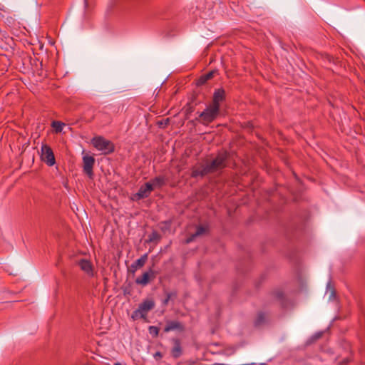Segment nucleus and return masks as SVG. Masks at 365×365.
<instances>
[{"mask_svg": "<svg viewBox=\"0 0 365 365\" xmlns=\"http://www.w3.org/2000/svg\"><path fill=\"white\" fill-rule=\"evenodd\" d=\"M91 144L98 151L104 155L112 153L115 150L114 144L104 137L98 135L91 139Z\"/></svg>", "mask_w": 365, "mask_h": 365, "instance_id": "1", "label": "nucleus"}, {"mask_svg": "<svg viewBox=\"0 0 365 365\" xmlns=\"http://www.w3.org/2000/svg\"><path fill=\"white\" fill-rule=\"evenodd\" d=\"M155 305V302L152 299L143 300V302L139 304L138 308L133 312L131 316L132 319L133 320L140 318L146 319L148 312L154 309Z\"/></svg>", "mask_w": 365, "mask_h": 365, "instance_id": "2", "label": "nucleus"}, {"mask_svg": "<svg viewBox=\"0 0 365 365\" xmlns=\"http://www.w3.org/2000/svg\"><path fill=\"white\" fill-rule=\"evenodd\" d=\"M229 153L227 151L219 152L215 158L211 162H207L210 173H215L226 167V162L228 159Z\"/></svg>", "mask_w": 365, "mask_h": 365, "instance_id": "3", "label": "nucleus"}, {"mask_svg": "<svg viewBox=\"0 0 365 365\" xmlns=\"http://www.w3.org/2000/svg\"><path fill=\"white\" fill-rule=\"evenodd\" d=\"M220 110L216 107L209 105L204 111H202L199 117L200 121L204 125H208L213 122L218 116Z\"/></svg>", "mask_w": 365, "mask_h": 365, "instance_id": "4", "label": "nucleus"}, {"mask_svg": "<svg viewBox=\"0 0 365 365\" xmlns=\"http://www.w3.org/2000/svg\"><path fill=\"white\" fill-rule=\"evenodd\" d=\"M41 160L48 166H52L56 163L53 152L48 145H43L41 149Z\"/></svg>", "mask_w": 365, "mask_h": 365, "instance_id": "5", "label": "nucleus"}, {"mask_svg": "<svg viewBox=\"0 0 365 365\" xmlns=\"http://www.w3.org/2000/svg\"><path fill=\"white\" fill-rule=\"evenodd\" d=\"M211 173L210 170L209 169L207 162L205 163H198L195 164L192 168L191 177L192 178H197V177H204L205 175Z\"/></svg>", "mask_w": 365, "mask_h": 365, "instance_id": "6", "label": "nucleus"}, {"mask_svg": "<svg viewBox=\"0 0 365 365\" xmlns=\"http://www.w3.org/2000/svg\"><path fill=\"white\" fill-rule=\"evenodd\" d=\"M83 172L90 178H93V166L95 164V158L87 154L83 156Z\"/></svg>", "mask_w": 365, "mask_h": 365, "instance_id": "7", "label": "nucleus"}, {"mask_svg": "<svg viewBox=\"0 0 365 365\" xmlns=\"http://www.w3.org/2000/svg\"><path fill=\"white\" fill-rule=\"evenodd\" d=\"M185 326L182 323L176 320H168L166 322V325L164 328L165 332H170L171 331H178L183 332L185 331Z\"/></svg>", "mask_w": 365, "mask_h": 365, "instance_id": "8", "label": "nucleus"}, {"mask_svg": "<svg viewBox=\"0 0 365 365\" xmlns=\"http://www.w3.org/2000/svg\"><path fill=\"white\" fill-rule=\"evenodd\" d=\"M153 190V187H152L151 182H148L139 188L135 195L138 199H143L148 197Z\"/></svg>", "mask_w": 365, "mask_h": 365, "instance_id": "9", "label": "nucleus"}, {"mask_svg": "<svg viewBox=\"0 0 365 365\" xmlns=\"http://www.w3.org/2000/svg\"><path fill=\"white\" fill-rule=\"evenodd\" d=\"M225 98V92L223 89H217L215 91L212 98V102L210 104L213 107H216L220 110V103L224 101Z\"/></svg>", "mask_w": 365, "mask_h": 365, "instance_id": "10", "label": "nucleus"}, {"mask_svg": "<svg viewBox=\"0 0 365 365\" xmlns=\"http://www.w3.org/2000/svg\"><path fill=\"white\" fill-rule=\"evenodd\" d=\"M155 277L154 272L150 269L149 272H145L141 277H138L135 279V283L143 286L147 285L150 279H154Z\"/></svg>", "mask_w": 365, "mask_h": 365, "instance_id": "11", "label": "nucleus"}, {"mask_svg": "<svg viewBox=\"0 0 365 365\" xmlns=\"http://www.w3.org/2000/svg\"><path fill=\"white\" fill-rule=\"evenodd\" d=\"M78 265L80 268L88 276L93 277L94 275L93 267L89 260L81 259L78 262Z\"/></svg>", "mask_w": 365, "mask_h": 365, "instance_id": "12", "label": "nucleus"}, {"mask_svg": "<svg viewBox=\"0 0 365 365\" xmlns=\"http://www.w3.org/2000/svg\"><path fill=\"white\" fill-rule=\"evenodd\" d=\"M173 347L171 349L172 356L175 359L179 358L182 354L180 341L178 339H173Z\"/></svg>", "mask_w": 365, "mask_h": 365, "instance_id": "13", "label": "nucleus"}, {"mask_svg": "<svg viewBox=\"0 0 365 365\" xmlns=\"http://www.w3.org/2000/svg\"><path fill=\"white\" fill-rule=\"evenodd\" d=\"M205 232H206L205 227H204L202 226L197 227L196 232L194 234L191 235L188 238L186 239V241H185L186 243L188 244V243L192 242L196 237L202 235Z\"/></svg>", "mask_w": 365, "mask_h": 365, "instance_id": "14", "label": "nucleus"}, {"mask_svg": "<svg viewBox=\"0 0 365 365\" xmlns=\"http://www.w3.org/2000/svg\"><path fill=\"white\" fill-rule=\"evenodd\" d=\"M165 179L163 176H158L152 179L149 182H151L152 187L154 189L155 187H162L165 184Z\"/></svg>", "mask_w": 365, "mask_h": 365, "instance_id": "15", "label": "nucleus"}, {"mask_svg": "<svg viewBox=\"0 0 365 365\" xmlns=\"http://www.w3.org/2000/svg\"><path fill=\"white\" fill-rule=\"evenodd\" d=\"M148 259V254H145L141 256L139 259H138L133 264L132 267L133 269L140 268L143 267Z\"/></svg>", "mask_w": 365, "mask_h": 365, "instance_id": "16", "label": "nucleus"}, {"mask_svg": "<svg viewBox=\"0 0 365 365\" xmlns=\"http://www.w3.org/2000/svg\"><path fill=\"white\" fill-rule=\"evenodd\" d=\"M65 124L61 121H53L51 123V126L54 128L56 133H60L62 131Z\"/></svg>", "mask_w": 365, "mask_h": 365, "instance_id": "17", "label": "nucleus"}, {"mask_svg": "<svg viewBox=\"0 0 365 365\" xmlns=\"http://www.w3.org/2000/svg\"><path fill=\"white\" fill-rule=\"evenodd\" d=\"M149 333L154 337L158 336L159 334V328L155 326H150L148 328Z\"/></svg>", "mask_w": 365, "mask_h": 365, "instance_id": "18", "label": "nucleus"}, {"mask_svg": "<svg viewBox=\"0 0 365 365\" xmlns=\"http://www.w3.org/2000/svg\"><path fill=\"white\" fill-rule=\"evenodd\" d=\"M214 73H215L214 71H210V72L206 73L205 75H204V76L205 77V80L208 81V80L211 79L213 77Z\"/></svg>", "mask_w": 365, "mask_h": 365, "instance_id": "19", "label": "nucleus"}, {"mask_svg": "<svg viewBox=\"0 0 365 365\" xmlns=\"http://www.w3.org/2000/svg\"><path fill=\"white\" fill-rule=\"evenodd\" d=\"M153 356L156 360H159L162 359L163 354L161 352L157 351L154 354Z\"/></svg>", "mask_w": 365, "mask_h": 365, "instance_id": "20", "label": "nucleus"}, {"mask_svg": "<svg viewBox=\"0 0 365 365\" xmlns=\"http://www.w3.org/2000/svg\"><path fill=\"white\" fill-rule=\"evenodd\" d=\"M158 237V235L157 232H153L152 235L150 237V241H152V240H155Z\"/></svg>", "mask_w": 365, "mask_h": 365, "instance_id": "21", "label": "nucleus"}, {"mask_svg": "<svg viewBox=\"0 0 365 365\" xmlns=\"http://www.w3.org/2000/svg\"><path fill=\"white\" fill-rule=\"evenodd\" d=\"M207 80H205V77L204 76H202L199 79V83L202 84L205 83Z\"/></svg>", "mask_w": 365, "mask_h": 365, "instance_id": "22", "label": "nucleus"}, {"mask_svg": "<svg viewBox=\"0 0 365 365\" xmlns=\"http://www.w3.org/2000/svg\"><path fill=\"white\" fill-rule=\"evenodd\" d=\"M207 80H205V77L204 76H202L199 79V83L202 84L205 83Z\"/></svg>", "mask_w": 365, "mask_h": 365, "instance_id": "23", "label": "nucleus"}, {"mask_svg": "<svg viewBox=\"0 0 365 365\" xmlns=\"http://www.w3.org/2000/svg\"><path fill=\"white\" fill-rule=\"evenodd\" d=\"M169 299H170V296H168V298H167V299H165V304H167V303H168V302L169 301Z\"/></svg>", "mask_w": 365, "mask_h": 365, "instance_id": "24", "label": "nucleus"}, {"mask_svg": "<svg viewBox=\"0 0 365 365\" xmlns=\"http://www.w3.org/2000/svg\"><path fill=\"white\" fill-rule=\"evenodd\" d=\"M259 317L262 318V314H259Z\"/></svg>", "mask_w": 365, "mask_h": 365, "instance_id": "25", "label": "nucleus"}, {"mask_svg": "<svg viewBox=\"0 0 365 365\" xmlns=\"http://www.w3.org/2000/svg\"><path fill=\"white\" fill-rule=\"evenodd\" d=\"M114 365H121L120 363H115Z\"/></svg>", "mask_w": 365, "mask_h": 365, "instance_id": "26", "label": "nucleus"}]
</instances>
